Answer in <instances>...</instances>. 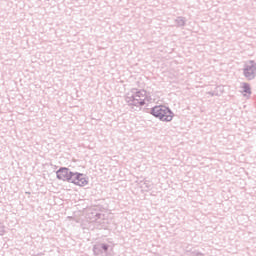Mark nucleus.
I'll return each mask as SVG.
<instances>
[{"label":"nucleus","mask_w":256,"mask_h":256,"mask_svg":"<svg viewBox=\"0 0 256 256\" xmlns=\"http://www.w3.org/2000/svg\"><path fill=\"white\" fill-rule=\"evenodd\" d=\"M71 183H74V185H78L79 187H85V185H88L89 180L87 179V176H85V174L74 173Z\"/></svg>","instance_id":"obj_2"},{"label":"nucleus","mask_w":256,"mask_h":256,"mask_svg":"<svg viewBox=\"0 0 256 256\" xmlns=\"http://www.w3.org/2000/svg\"><path fill=\"white\" fill-rule=\"evenodd\" d=\"M152 115L160 119V121H173V112L165 106H155L152 109Z\"/></svg>","instance_id":"obj_1"},{"label":"nucleus","mask_w":256,"mask_h":256,"mask_svg":"<svg viewBox=\"0 0 256 256\" xmlns=\"http://www.w3.org/2000/svg\"><path fill=\"white\" fill-rule=\"evenodd\" d=\"M244 75L247 79H253L256 75V63L250 61L246 64L244 69Z\"/></svg>","instance_id":"obj_3"},{"label":"nucleus","mask_w":256,"mask_h":256,"mask_svg":"<svg viewBox=\"0 0 256 256\" xmlns=\"http://www.w3.org/2000/svg\"><path fill=\"white\" fill-rule=\"evenodd\" d=\"M243 93L244 95H251V88L249 87V85L247 84L243 85Z\"/></svg>","instance_id":"obj_6"},{"label":"nucleus","mask_w":256,"mask_h":256,"mask_svg":"<svg viewBox=\"0 0 256 256\" xmlns=\"http://www.w3.org/2000/svg\"><path fill=\"white\" fill-rule=\"evenodd\" d=\"M134 99L135 101H138L140 105H145V101H149L150 96L149 93H147V91L141 90L136 92V94L134 95Z\"/></svg>","instance_id":"obj_5"},{"label":"nucleus","mask_w":256,"mask_h":256,"mask_svg":"<svg viewBox=\"0 0 256 256\" xmlns=\"http://www.w3.org/2000/svg\"><path fill=\"white\" fill-rule=\"evenodd\" d=\"M56 175L61 181H72L74 173L69 171L68 168H61L57 171Z\"/></svg>","instance_id":"obj_4"}]
</instances>
